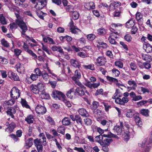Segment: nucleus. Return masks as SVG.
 Segmentation results:
<instances>
[{"label":"nucleus","instance_id":"nucleus-1","mask_svg":"<svg viewBox=\"0 0 152 152\" xmlns=\"http://www.w3.org/2000/svg\"><path fill=\"white\" fill-rule=\"evenodd\" d=\"M34 142L38 152H42L43 149L42 145L45 146L46 144V139L45 137L39 139L37 138L34 140Z\"/></svg>","mask_w":152,"mask_h":152},{"label":"nucleus","instance_id":"nucleus-2","mask_svg":"<svg viewBox=\"0 0 152 152\" xmlns=\"http://www.w3.org/2000/svg\"><path fill=\"white\" fill-rule=\"evenodd\" d=\"M10 96L14 99H17L20 96V90L15 87H13L10 91Z\"/></svg>","mask_w":152,"mask_h":152},{"label":"nucleus","instance_id":"nucleus-3","mask_svg":"<svg viewBox=\"0 0 152 152\" xmlns=\"http://www.w3.org/2000/svg\"><path fill=\"white\" fill-rule=\"evenodd\" d=\"M46 0H42L36 2V4L34 7L35 10H41L46 6L47 4Z\"/></svg>","mask_w":152,"mask_h":152},{"label":"nucleus","instance_id":"nucleus-4","mask_svg":"<svg viewBox=\"0 0 152 152\" xmlns=\"http://www.w3.org/2000/svg\"><path fill=\"white\" fill-rule=\"evenodd\" d=\"M52 96L55 99L60 100L61 97L64 98L65 96L61 92L58 91H53L52 94Z\"/></svg>","mask_w":152,"mask_h":152},{"label":"nucleus","instance_id":"nucleus-5","mask_svg":"<svg viewBox=\"0 0 152 152\" xmlns=\"http://www.w3.org/2000/svg\"><path fill=\"white\" fill-rule=\"evenodd\" d=\"M17 24L22 30L21 33L22 35H25V32L28 30L27 26L23 21H17Z\"/></svg>","mask_w":152,"mask_h":152},{"label":"nucleus","instance_id":"nucleus-6","mask_svg":"<svg viewBox=\"0 0 152 152\" xmlns=\"http://www.w3.org/2000/svg\"><path fill=\"white\" fill-rule=\"evenodd\" d=\"M120 126L116 125L113 128V130L115 133L117 134V135H121L123 132H124V131L123 130L124 127L123 124L122 122H120Z\"/></svg>","mask_w":152,"mask_h":152},{"label":"nucleus","instance_id":"nucleus-7","mask_svg":"<svg viewBox=\"0 0 152 152\" xmlns=\"http://www.w3.org/2000/svg\"><path fill=\"white\" fill-rule=\"evenodd\" d=\"M35 110L37 113L39 114L43 115L46 112V109L45 107L39 104L37 106Z\"/></svg>","mask_w":152,"mask_h":152},{"label":"nucleus","instance_id":"nucleus-8","mask_svg":"<svg viewBox=\"0 0 152 152\" xmlns=\"http://www.w3.org/2000/svg\"><path fill=\"white\" fill-rule=\"evenodd\" d=\"M106 62L105 58L103 56H99L96 59L95 63L97 66H103L105 65Z\"/></svg>","mask_w":152,"mask_h":152},{"label":"nucleus","instance_id":"nucleus-9","mask_svg":"<svg viewBox=\"0 0 152 152\" xmlns=\"http://www.w3.org/2000/svg\"><path fill=\"white\" fill-rule=\"evenodd\" d=\"M100 83H91L87 79L85 80V83H84V85L88 88H97L99 85Z\"/></svg>","mask_w":152,"mask_h":152},{"label":"nucleus","instance_id":"nucleus-10","mask_svg":"<svg viewBox=\"0 0 152 152\" xmlns=\"http://www.w3.org/2000/svg\"><path fill=\"white\" fill-rule=\"evenodd\" d=\"M8 75L9 77L14 81H20L18 75L16 73L10 71L8 72Z\"/></svg>","mask_w":152,"mask_h":152},{"label":"nucleus","instance_id":"nucleus-11","mask_svg":"<svg viewBox=\"0 0 152 152\" xmlns=\"http://www.w3.org/2000/svg\"><path fill=\"white\" fill-rule=\"evenodd\" d=\"M146 143L147 145H149L152 143V134H151V136L150 137L148 142H147V139L145 138L142 141V143H139L138 144V145L139 147H141L142 148H144L145 146Z\"/></svg>","mask_w":152,"mask_h":152},{"label":"nucleus","instance_id":"nucleus-12","mask_svg":"<svg viewBox=\"0 0 152 152\" xmlns=\"http://www.w3.org/2000/svg\"><path fill=\"white\" fill-rule=\"evenodd\" d=\"M115 102L121 105H124L125 103H126L128 101V99L127 97H123L122 99H121L118 97L115 100Z\"/></svg>","mask_w":152,"mask_h":152},{"label":"nucleus","instance_id":"nucleus-13","mask_svg":"<svg viewBox=\"0 0 152 152\" xmlns=\"http://www.w3.org/2000/svg\"><path fill=\"white\" fill-rule=\"evenodd\" d=\"M74 95L75 96L77 97L78 96H82L85 94V92L83 89L80 88V87H77L75 90Z\"/></svg>","mask_w":152,"mask_h":152},{"label":"nucleus","instance_id":"nucleus-14","mask_svg":"<svg viewBox=\"0 0 152 152\" xmlns=\"http://www.w3.org/2000/svg\"><path fill=\"white\" fill-rule=\"evenodd\" d=\"M70 62L71 65L75 68L79 69L80 67V62L76 60L72 59L70 60Z\"/></svg>","mask_w":152,"mask_h":152},{"label":"nucleus","instance_id":"nucleus-15","mask_svg":"<svg viewBox=\"0 0 152 152\" xmlns=\"http://www.w3.org/2000/svg\"><path fill=\"white\" fill-rule=\"evenodd\" d=\"M25 145L24 147L28 148L31 146L33 143V139L32 138H30L27 140H25Z\"/></svg>","mask_w":152,"mask_h":152},{"label":"nucleus","instance_id":"nucleus-16","mask_svg":"<svg viewBox=\"0 0 152 152\" xmlns=\"http://www.w3.org/2000/svg\"><path fill=\"white\" fill-rule=\"evenodd\" d=\"M107 79L110 81L115 82L116 83V85L118 87H120V86H123L124 85L118 83V80L115 78H113L112 77H110L109 76H107L106 77Z\"/></svg>","mask_w":152,"mask_h":152},{"label":"nucleus","instance_id":"nucleus-17","mask_svg":"<svg viewBox=\"0 0 152 152\" xmlns=\"http://www.w3.org/2000/svg\"><path fill=\"white\" fill-rule=\"evenodd\" d=\"M81 75L80 70H76L75 71L74 76L72 77L73 81H76L81 78Z\"/></svg>","mask_w":152,"mask_h":152},{"label":"nucleus","instance_id":"nucleus-18","mask_svg":"<svg viewBox=\"0 0 152 152\" xmlns=\"http://www.w3.org/2000/svg\"><path fill=\"white\" fill-rule=\"evenodd\" d=\"M15 124L13 122L9 124V126L5 129V131L10 133L12 132L15 127Z\"/></svg>","mask_w":152,"mask_h":152},{"label":"nucleus","instance_id":"nucleus-19","mask_svg":"<svg viewBox=\"0 0 152 152\" xmlns=\"http://www.w3.org/2000/svg\"><path fill=\"white\" fill-rule=\"evenodd\" d=\"M141 55L142 58L144 60L149 62L152 61V58L149 54L142 53Z\"/></svg>","mask_w":152,"mask_h":152},{"label":"nucleus","instance_id":"nucleus-20","mask_svg":"<svg viewBox=\"0 0 152 152\" xmlns=\"http://www.w3.org/2000/svg\"><path fill=\"white\" fill-rule=\"evenodd\" d=\"M78 112L80 115L84 117H87L89 116L86 110L84 108L80 109L78 110Z\"/></svg>","mask_w":152,"mask_h":152},{"label":"nucleus","instance_id":"nucleus-21","mask_svg":"<svg viewBox=\"0 0 152 152\" xmlns=\"http://www.w3.org/2000/svg\"><path fill=\"white\" fill-rule=\"evenodd\" d=\"M134 118L135 121L137 125L139 127H141L142 125V123L139 117V114H137L136 115L134 116Z\"/></svg>","mask_w":152,"mask_h":152},{"label":"nucleus","instance_id":"nucleus-22","mask_svg":"<svg viewBox=\"0 0 152 152\" xmlns=\"http://www.w3.org/2000/svg\"><path fill=\"white\" fill-rule=\"evenodd\" d=\"M35 12L38 16L40 19L44 20V17L47 15V14L43 12L40 10H35Z\"/></svg>","mask_w":152,"mask_h":152},{"label":"nucleus","instance_id":"nucleus-23","mask_svg":"<svg viewBox=\"0 0 152 152\" xmlns=\"http://www.w3.org/2000/svg\"><path fill=\"white\" fill-rule=\"evenodd\" d=\"M5 5L7 6L11 11H14L15 12V11H17L18 12L19 11V10L18 9H15L14 8V5L11 2L8 3L7 2L5 4Z\"/></svg>","mask_w":152,"mask_h":152},{"label":"nucleus","instance_id":"nucleus-24","mask_svg":"<svg viewBox=\"0 0 152 152\" xmlns=\"http://www.w3.org/2000/svg\"><path fill=\"white\" fill-rule=\"evenodd\" d=\"M113 141V140L112 139H109L107 138H106L103 140L102 141H101L100 142V144L101 145H109L110 144L111 142H112Z\"/></svg>","mask_w":152,"mask_h":152},{"label":"nucleus","instance_id":"nucleus-25","mask_svg":"<svg viewBox=\"0 0 152 152\" xmlns=\"http://www.w3.org/2000/svg\"><path fill=\"white\" fill-rule=\"evenodd\" d=\"M102 136L103 138V137H105L108 138L115 137L117 139H119V137L117 135L110 132H108L107 134H104L103 135H102Z\"/></svg>","mask_w":152,"mask_h":152},{"label":"nucleus","instance_id":"nucleus-26","mask_svg":"<svg viewBox=\"0 0 152 152\" xmlns=\"http://www.w3.org/2000/svg\"><path fill=\"white\" fill-rule=\"evenodd\" d=\"M95 7V5L93 2H90L87 4L85 6V8L88 10L94 9Z\"/></svg>","mask_w":152,"mask_h":152},{"label":"nucleus","instance_id":"nucleus-27","mask_svg":"<svg viewBox=\"0 0 152 152\" xmlns=\"http://www.w3.org/2000/svg\"><path fill=\"white\" fill-rule=\"evenodd\" d=\"M75 89L74 88H71L68 91H67L66 95L70 99L73 98V95H74V92H75Z\"/></svg>","mask_w":152,"mask_h":152},{"label":"nucleus","instance_id":"nucleus-28","mask_svg":"<svg viewBox=\"0 0 152 152\" xmlns=\"http://www.w3.org/2000/svg\"><path fill=\"white\" fill-rule=\"evenodd\" d=\"M70 15H71L72 18L75 20L77 19L80 15L79 12L74 10Z\"/></svg>","mask_w":152,"mask_h":152},{"label":"nucleus","instance_id":"nucleus-29","mask_svg":"<svg viewBox=\"0 0 152 152\" xmlns=\"http://www.w3.org/2000/svg\"><path fill=\"white\" fill-rule=\"evenodd\" d=\"M133 19L132 18L130 19L126 23V27L128 28H132V29H133Z\"/></svg>","mask_w":152,"mask_h":152},{"label":"nucleus","instance_id":"nucleus-30","mask_svg":"<svg viewBox=\"0 0 152 152\" xmlns=\"http://www.w3.org/2000/svg\"><path fill=\"white\" fill-rule=\"evenodd\" d=\"M62 123L63 125L65 126H68L71 123L70 120L67 117L64 118L62 120Z\"/></svg>","mask_w":152,"mask_h":152},{"label":"nucleus","instance_id":"nucleus-31","mask_svg":"<svg viewBox=\"0 0 152 152\" xmlns=\"http://www.w3.org/2000/svg\"><path fill=\"white\" fill-rule=\"evenodd\" d=\"M65 127L63 125L59 126L57 129V132L63 135L65 134Z\"/></svg>","mask_w":152,"mask_h":152},{"label":"nucleus","instance_id":"nucleus-32","mask_svg":"<svg viewBox=\"0 0 152 152\" xmlns=\"http://www.w3.org/2000/svg\"><path fill=\"white\" fill-rule=\"evenodd\" d=\"M113 34L111 33L110 36L108 37V40L111 44L115 45L117 44V42L115 41V39L112 37H113Z\"/></svg>","mask_w":152,"mask_h":152},{"label":"nucleus","instance_id":"nucleus-33","mask_svg":"<svg viewBox=\"0 0 152 152\" xmlns=\"http://www.w3.org/2000/svg\"><path fill=\"white\" fill-rule=\"evenodd\" d=\"M40 94L42 99H49L50 98L49 94L44 91H42Z\"/></svg>","mask_w":152,"mask_h":152},{"label":"nucleus","instance_id":"nucleus-34","mask_svg":"<svg viewBox=\"0 0 152 152\" xmlns=\"http://www.w3.org/2000/svg\"><path fill=\"white\" fill-rule=\"evenodd\" d=\"M21 103L23 107L27 109H30V106L28 104L27 102L25 99H21Z\"/></svg>","mask_w":152,"mask_h":152},{"label":"nucleus","instance_id":"nucleus-35","mask_svg":"<svg viewBox=\"0 0 152 152\" xmlns=\"http://www.w3.org/2000/svg\"><path fill=\"white\" fill-rule=\"evenodd\" d=\"M83 67L86 69H89L92 71L94 70L95 69L94 65L93 64H90L88 65H83Z\"/></svg>","mask_w":152,"mask_h":152},{"label":"nucleus","instance_id":"nucleus-36","mask_svg":"<svg viewBox=\"0 0 152 152\" xmlns=\"http://www.w3.org/2000/svg\"><path fill=\"white\" fill-rule=\"evenodd\" d=\"M25 120L28 124L32 123L34 121L33 117L31 115H29L25 118Z\"/></svg>","mask_w":152,"mask_h":152},{"label":"nucleus","instance_id":"nucleus-37","mask_svg":"<svg viewBox=\"0 0 152 152\" xmlns=\"http://www.w3.org/2000/svg\"><path fill=\"white\" fill-rule=\"evenodd\" d=\"M38 87L40 92L41 93L44 90L45 85L44 83H39L37 86Z\"/></svg>","mask_w":152,"mask_h":152},{"label":"nucleus","instance_id":"nucleus-38","mask_svg":"<svg viewBox=\"0 0 152 152\" xmlns=\"http://www.w3.org/2000/svg\"><path fill=\"white\" fill-rule=\"evenodd\" d=\"M97 32L99 35H104L107 33L106 30L102 27L98 29Z\"/></svg>","mask_w":152,"mask_h":152},{"label":"nucleus","instance_id":"nucleus-39","mask_svg":"<svg viewBox=\"0 0 152 152\" xmlns=\"http://www.w3.org/2000/svg\"><path fill=\"white\" fill-rule=\"evenodd\" d=\"M75 121H76L78 124L82 125V121L81 117L79 115H76L75 116Z\"/></svg>","mask_w":152,"mask_h":152},{"label":"nucleus","instance_id":"nucleus-40","mask_svg":"<svg viewBox=\"0 0 152 152\" xmlns=\"http://www.w3.org/2000/svg\"><path fill=\"white\" fill-rule=\"evenodd\" d=\"M66 11L67 12H69L70 14L73 12L75 9L71 5H67L65 7Z\"/></svg>","mask_w":152,"mask_h":152},{"label":"nucleus","instance_id":"nucleus-41","mask_svg":"<svg viewBox=\"0 0 152 152\" xmlns=\"http://www.w3.org/2000/svg\"><path fill=\"white\" fill-rule=\"evenodd\" d=\"M41 76H42L43 79L45 81H47L49 77L48 75L45 70L42 71V75Z\"/></svg>","mask_w":152,"mask_h":152},{"label":"nucleus","instance_id":"nucleus-42","mask_svg":"<svg viewBox=\"0 0 152 152\" xmlns=\"http://www.w3.org/2000/svg\"><path fill=\"white\" fill-rule=\"evenodd\" d=\"M93 114L94 116L99 117L102 115L101 111L99 109L94 110Z\"/></svg>","mask_w":152,"mask_h":152},{"label":"nucleus","instance_id":"nucleus-43","mask_svg":"<svg viewBox=\"0 0 152 152\" xmlns=\"http://www.w3.org/2000/svg\"><path fill=\"white\" fill-rule=\"evenodd\" d=\"M86 37L88 40L92 41L95 39L96 36L94 34H91L87 35Z\"/></svg>","mask_w":152,"mask_h":152},{"label":"nucleus","instance_id":"nucleus-44","mask_svg":"<svg viewBox=\"0 0 152 152\" xmlns=\"http://www.w3.org/2000/svg\"><path fill=\"white\" fill-rule=\"evenodd\" d=\"M1 43L2 45L6 48H8L9 46V44L4 39H2L1 41Z\"/></svg>","mask_w":152,"mask_h":152},{"label":"nucleus","instance_id":"nucleus-45","mask_svg":"<svg viewBox=\"0 0 152 152\" xmlns=\"http://www.w3.org/2000/svg\"><path fill=\"white\" fill-rule=\"evenodd\" d=\"M99 103L96 101H94L93 102L91 106V109L92 110L96 109L99 107Z\"/></svg>","mask_w":152,"mask_h":152},{"label":"nucleus","instance_id":"nucleus-46","mask_svg":"<svg viewBox=\"0 0 152 152\" xmlns=\"http://www.w3.org/2000/svg\"><path fill=\"white\" fill-rule=\"evenodd\" d=\"M0 22L3 25H5L7 24L6 19L2 14L0 15Z\"/></svg>","mask_w":152,"mask_h":152},{"label":"nucleus","instance_id":"nucleus-47","mask_svg":"<svg viewBox=\"0 0 152 152\" xmlns=\"http://www.w3.org/2000/svg\"><path fill=\"white\" fill-rule=\"evenodd\" d=\"M34 72L38 76H41L42 75V72L39 68H36L34 70Z\"/></svg>","mask_w":152,"mask_h":152},{"label":"nucleus","instance_id":"nucleus-48","mask_svg":"<svg viewBox=\"0 0 152 152\" xmlns=\"http://www.w3.org/2000/svg\"><path fill=\"white\" fill-rule=\"evenodd\" d=\"M95 140L98 142L99 144L101 141H102L103 137L102 135L100 134L95 137Z\"/></svg>","mask_w":152,"mask_h":152},{"label":"nucleus","instance_id":"nucleus-49","mask_svg":"<svg viewBox=\"0 0 152 152\" xmlns=\"http://www.w3.org/2000/svg\"><path fill=\"white\" fill-rule=\"evenodd\" d=\"M31 90L32 92L35 94H39L40 92L38 87L36 85L34 86Z\"/></svg>","mask_w":152,"mask_h":152},{"label":"nucleus","instance_id":"nucleus-50","mask_svg":"<svg viewBox=\"0 0 152 152\" xmlns=\"http://www.w3.org/2000/svg\"><path fill=\"white\" fill-rule=\"evenodd\" d=\"M19 11L18 12L17 11H15V14L17 19L15 21L16 23L17 24V21L19 20L21 21H23V20L20 18V16L18 13L19 12Z\"/></svg>","mask_w":152,"mask_h":152},{"label":"nucleus","instance_id":"nucleus-51","mask_svg":"<svg viewBox=\"0 0 152 152\" xmlns=\"http://www.w3.org/2000/svg\"><path fill=\"white\" fill-rule=\"evenodd\" d=\"M126 115L127 117L129 118H132L133 116V113L132 110L131 109H129L126 114Z\"/></svg>","mask_w":152,"mask_h":152},{"label":"nucleus","instance_id":"nucleus-52","mask_svg":"<svg viewBox=\"0 0 152 152\" xmlns=\"http://www.w3.org/2000/svg\"><path fill=\"white\" fill-rule=\"evenodd\" d=\"M28 53L31 55L34 59L37 58V56L31 50L28 49L26 51Z\"/></svg>","mask_w":152,"mask_h":152},{"label":"nucleus","instance_id":"nucleus-53","mask_svg":"<svg viewBox=\"0 0 152 152\" xmlns=\"http://www.w3.org/2000/svg\"><path fill=\"white\" fill-rule=\"evenodd\" d=\"M149 110L148 109H143L141 111V113L143 115L145 116H148Z\"/></svg>","mask_w":152,"mask_h":152},{"label":"nucleus","instance_id":"nucleus-54","mask_svg":"<svg viewBox=\"0 0 152 152\" xmlns=\"http://www.w3.org/2000/svg\"><path fill=\"white\" fill-rule=\"evenodd\" d=\"M98 43L102 48H106L107 47V45L106 43L101 41L98 42Z\"/></svg>","mask_w":152,"mask_h":152},{"label":"nucleus","instance_id":"nucleus-55","mask_svg":"<svg viewBox=\"0 0 152 152\" xmlns=\"http://www.w3.org/2000/svg\"><path fill=\"white\" fill-rule=\"evenodd\" d=\"M103 104L105 108V110L106 112H108L109 109L111 107L110 105L108 104L107 103L103 102Z\"/></svg>","mask_w":152,"mask_h":152},{"label":"nucleus","instance_id":"nucleus-56","mask_svg":"<svg viewBox=\"0 0 152 152\" xmlns=\"http://www.w3.org/2000/svg\"><path fill=\"white\" fill-rule=\"evenodd\" d=\"M70 30L72 33L74 34H77L78 31H80V30L76 27Z\"/></svg>","mask_w":152,"mask_h":152},{"label":"nucleus","instance_id":"nucleus-57","mask_svg":"<svg viewBox=\"0 0 152 152\" xmlns=\"http://www.w3.org/2000/svg\"><path fill=\"white\" fill-rule=\"evenodd\" d=\"M0 62L2 64H6L8 63L7 59L4 57L0 56Z\"/></svg>","mask_w":152,"mask_h":152},{"label":"nucleus","instance_id":"nucleus-58","mask_svg":"<svg viewBox=\"0 0 152 152\" xmlns=\"http://www.w3.org/2000/svg\"><path fill=\"white\" fill-rule=\"evenodd\" d=\"M46 120L51 125H54L55 122L53 118L50 116H49L47 117Z\"/></svg>","mask_w":152,"mask_h":152},{"label":"nucleus","instance_id":"nucleus-59","mask_svg":"<svg viewBox=\"0 0 152 152\" xmlns=\"http://www.w3.org/2000/svg\"><path fill=\"white\" fill-rule=\"evenodd\" d=\"M85 124L87 125H90L92 122L91 120L89 118H86L84 120Z\"/></svg>","mask_w":152,"mask_h":152},{"label":"nucleus","instance_id":"nucleus-60","mask_svg":"<svg viewBox=\"0 0 152 152\" xmlns=\"http://www.w3.org/2000/svg\"><path fill=\"white\" fill-rule=\"evenodd\" d=\"M142 99V97L140 95L137 96L134 93V101H137Z\"/></svg>","mask_w":152,"mask_h":152},{"label":"nucleus","instance_id":"nucleus-61","mask_svg":"<svg viewBox=\"0 0 152 152\" xmlns=\"http://www.w3.org/2000/svg\"><path fill=\"white\" fill-rule=\"evenodd\" d=\"M15 99L13 98V99H11L6 102V104L7 105H12L14 104L15 102Z\"/></svg>","mask_w":152,"mask_h":152},{"label":"nucleus","instance_id":"nucleus-62","mask_svg":"<svg viewBox=\"0 0 152 152\" xmlns=\"http://www.w3.org/2000/svg\"><path fill=\"white\" fill-rule=\"evenodd\" d=\"M103 89L102 88H100L96 90V92L95 94V95L96 96L101 94L103 95Z\"/></svg>","mask_w":152,"mask_h":152},{"label":"nucleus","instance_id":"nucleus-63","mask_svg":"<svg viewBox=\"0 0 152 152\" xmlns=\"http://www.w3.org/2000/svg\"><path fill=\"white\" fill-rule=\"evenodd\" d=\"M125 39L127 42H130L132 39V37L129 34H127L124 37Z\"/></svg>","mask_w":152,"mask_h":152},{"label":"nucleus","instance_id":"nucleus-64","mask_svg":"<svg viewBox=\"0 0 152 152\" xmlns=\"http://www.w3.org/2000/svg\"><path fill=\"white\" fill-rule=\"evenodd\" d=\"M115 66H118L120 68H122L123 67V64L121 61H115Z\"/></svg>","mask_w":152,"mask_h":152}]
</instances>
